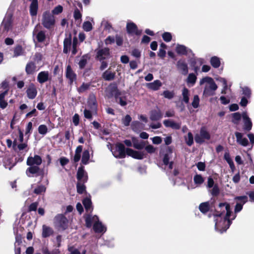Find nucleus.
Returning <instances> with one entry per match:
<instances>
[{
    "mask_svg": "<svg viewBox=\"0 0 254 254\" xmlns=\"http://www.w3.org/2000/svg\"><path fill=\"white\" fill-rule=\"evenodd\" d=\"M220 208V213L217 212L214 215V221L215 222V230L221 233L225 232L230 227L231 221L236 217V215H233L231 218L232 211L230 209V206L227 203H220L219 205Z\"/></svg>",
    "mask_w": 254,
    "mask_h": 254,
    "instance_id": "obj_1",
    "label": "nucleus"
},
{
    "mask_svg": "<svg viewBox=\"0 0 254 254\" xmlns=\"http://www.w3.org/2000/svg\"><path fill=\"white\" fill-rule=\"evenodd\" d=\"M111 151L116 158H123L126 156V153L130 156L137 159H142L145 157L146 154L144 151H135L130 148H127L126 151L124 145L122 143H117L115 146L111 148Z\"/></svg>",
    "mask_w": 254,
    "mask_h": 254,
    "instance_id": "obj_2",
    "label": "nucleus"
},
{
    "mask_svg": "<svg viewBox=\"0 0 254 254\" xmlns=\"http://www.w3.org/2000/svg\"><path fill=\"white\" fill-rule=\"evenodd\" d=\"M17 133L18 137L17 138H14L13 142V148L19 154V157L18 161L21 162L23 161L24 156L28 150L27 145L25 143H22L23 133V131L20 128H18Z\"/></svg>",
    "mask_w": 254,
    "mask_h": 254,
    "instance_id": "obj_3",
    "label": "nucleus"
},
{
    "mask_svg": "<svg viewBox=\"0 0 254 254\" xmlns=\"http://www.w3.org/2000/svg\"><path fill=\"white\" fill-rule=\"evenodd\" d=\"M199 85L203 86V95L205 97L214 95L218 88L214 79L209 76L201 78L199 81Z\"/></svg>",
    "mask_w": 254,
    "mask_h": 254,
    "instance_id": "obj_4",
    "label": "nucleus"
},
{
    "mask_svg": "<svg viewBox=\"0 0 254 254\" xmlns=\"http://www.w3.org/2000/svg\"><path fill=\"white\" fill-rule=\"evenodd\" d=\"M85 224L88 228H90L93 225V229L97 233L103 234L107 230L106 226L99 220V218L97 215H87L85 218Z\"/></svg>",
    "mask_w": 254,
    "mask_h": 254,
    "instance_id": "obj_5",
    "label": "nucleus"
},
{
    "mask_svg": "<svg viewBox=\"0 0 254 254\" xmlns=\"http://www.w3.org/2000/svg\"><path fill=\"white\" fill-rule=\"evenodd\" d=\"M42 160L41 157L37 155L33 157L30 156L27 158V165L29 166L26 171V174L29 177H31V175L39 173L40 168L39 166L41 164Z\"/></svg>",
    "mask_w": 254,
    "mask_h": 254,
    "instance_id": "obj_6",
    "label": "nucleus"
},
{
    "mask_svg": "<svg viewBox=\"0 0 254 254\" xmlns=\"http://www.w3.org/2000/svg\"><path fill=\"white\" fill-rule=\"evenodd\" d=\"M42 24L45 28L48 29L54 27L55 24V17L49 11H45L43 13Z\"/></svg>",
    "mask_w": 254,
    "mask_h": 254,
    "instance_id": "obj_7",
    "label": "nucleus"
},
{
    "mask_svg": "<svg viewBox=\"0 0 254 254\" xmlns=\"http://www.w3.org/2000/svg\"><path fill=\"white\" fill-rule=\"evenodd\" d=\"M105 93V97L106 98L110 99L115 97L116 102L118 101V96H120L121 94L115 83L110 84L106 88Z\"/></svg>",
    "mask_w": 254,
    "mask_h": 254,
    "instance_id": "obj_8",
    "label": "nucleus"
},
{
    "mask_svg": "<svg viewBox=\"0 0 254 254\" xmlns=\"http://www.w3.org/2000/svg\"><path fill=\"white\" fill-rule=\"evenodd\" d=\"M68 220L63 214H58L55 218V226L59 231L65 230L68 227Z\"/></svg>",
    "mask_w": 254,
    "mask_h": 254,
    "instance_id": "obj_9",
    "label": "nucleus"
},
{
    "mask_svg": "<svg viewBox=\"0 0 254 254\" xmlns=\"http://www.w3.org/2000/svg\"><path fill=\"white\" fill-rule=\"evenodd\" d=\"M210 138L209 133L205 129L202 128L199 133L195 134L194 137L195 141L197 143H202L205 140H208Z\"/></svg>",
    "mask_w": 254,
    "mask_h": 254,
    "instance_id": "obj_10",
    "label": "nucleus"
},
{
    "mask_svg": "<svg viewBox=\"0 0 254 254\" xmlns=\"http://www.w3.org/2000/svg\"><path fill=\"white\" fill-rule=\"evenodd\" d=\"M12 14L7 13L3 20L0 28H3L4 31L8 32L12 28Z\"/></svg>",
    "mask_w": 254,
    "mask_h": 254,
    "instance_id": "obj_11",
    "label": "nucleus"
},
{
    "mask_svg": "<svg viewBox=\"0 0 254 254\" xmlns=\"http://www.w3.org/2000/svg\"><path fill=\"white\" fill-rule=\"evenodd\" d=\"M248 197L246 195L236 196L234 198L235 200L239 201L236 204L235 207V213H237L241 211L243 205L248 201Z\"/></svg>",
    "mask_w": 254,
    "mask_h": 254,
    "instance_id": "obj_12",
    "label": "nucleus"
},
{
    "mask_svg": "<svg viewBox=\"0 0 254 254\" xmlns=\"http://www.w3.org/2000/svg\"><path fill=\"white\" fill-rule=\"evenodd\" d=\"M65 76L69 81L70 84H72L76 79V74L71 68L70 65H67L65 70Z\"/></svg>",
    "mask_w": 254,
    "mask_h": 254,
    "instance_id": "obj_13",
    "label": "nucleus"
},
{
    "mask_svg": "<svg viewBox=\"0 0 254 254\" xmlns=\"http://www.w3.org/2000/svg\"><path fill=\"white\" fill-rule=\"evenodd\" d=\"M127 30L128 34L131 35H139L141 34V31L137 29V26L135 23L129 22L127 24Z\"/></svg>",
    "mask_w": 254,
    "mask_h": 254,
    "instance_id": "obj_14",
    "label": "nucleus"
},
{
    "mask_svg": "<svg viewBox=\"0 0 254 254\" xmlns=\"http://www.w3.org/2000/svg\"><path fill=\"white\" fill-rule=\"evenodd\" d=\"M177 67L182 74L186 75L188 73V66L184 60H180L177 63Z\"/></svg>",
    "mask_w": 254,
    "mask_h": 254,
    "instance_id": "obj_15",
    "label": "nucleus"
},
{
    "mask_svg": "<svg viewBox=\"0 0 254 254\" xmlns=\"http://www.w3.org/2000/svg\"><path fill=\"white\" fill-rule=\"evenodd\" d=\"M168 153L164 155L163 162L165 166H168L169 169L171 170L173 168V161H169L171 154L172 153V149L170 148H168Z\"/></svg>",
    "mask_w": 254,
    "mask_h": 254,
    "instance_id": "obj_16",
    "label": "nucleus"
},
{
    "mask_svg": "<svg viewBox=\"0 0 254 254\" xmlns=\"http://www.w3.org/2000/svg\"><path fill=\"white\" fill-rule=\"evenodd\" d=\"M109 49L107 48H105L99 50L97 53V57L100 61L107 59L109 57Z\"/></svg>",
    "mask_w": 254,
    "mask_h": 254,
    "instance_id": "obj_17",
    "label": "nucleus"
},
{
    "mask_svg": "<svg viewBox=\"0 0 254 254\" xmlns=\"http://www.w3.org/2000/svg\"><path fill=\"white\" fill-rule=\"evenodd\" d=\"M27 97L29 99H33L37 95V91L34 84L31 83L29 85L26 91Z\"/></svg>",
    "mask_w": 254,
    "mask_h": 254,
    "instance_id": "obj_18",
    "label": "nucleus"
},
{
    "mask_svg": "<svg viewBox=\"0 0 254 254\" xmlns=\"http://www.w3.org/2000/svg\"><path fill=\"white\" fill-rule=\"evenodd\" d=\"M87 175L82 168H79L77 172L78 182H86L87 181Z\"/></svg>",
    "mask_w": 254,
    "mask_h": 254,
    "instance_id": "obj_19",
    "label": "nucleus"
},
{
    "mask_svg": "<svg viewBox=\"0 0 254 254\" xmlns=\"http://www.w3.org/2000/svg\"><path fill=\"white\" fill-rule=\"evenodd\" d=\"M237 142L240 145L243 146H247L249 144V141L247 138L243 137V135L242 133L236 132L235 133Z\"/></svg>",
    "mask_w": 254,
    "mask_h": 254,
    "instance_id": "obj_20",
    "label": "nucleus"
},
{
    "mask_svg": "<svg viewBox=\"0 0 254 254\" xmlns=\"http://www.w3.org/2000/svg\"><path fill=\"white\" fill-rule=\"evenodd\" d=\"M49 73L48 71H43L39 72L37 76L38 81L42 84L49 80Z\"/></svg>",
    "mask_w": 254,
    "mask_h": 254,
    "instance_id": "obj_21",
    "label": "nucleus"
},
{
    "mask_svg": "<svg viewBox=\"0 0 254 254\" xmlns=\"http://www.w3.org/2000/svg\"><path fill=\"white\" fill-rule=\"evenodd\" d=\"M115 76V72H113L108 69L103 73L102 77L106 81H111L114 79Z\"/></svg>",
    "mask_w": 254,
    "mask_h": 254,
    "instance_id": "obj_22",
    "label": "nucleus"
},
{
    "mask_svg": "<svg viewBox=\"0 0 254 254\" xmlns=\"http://www.w3.org/2000/svg\"><path fill=\"white\" fill-rule=\"evenodd\" d=\"M212 203L209 201L201 203L199 206V209L202 213H206L212 207Z\"/></svg>",
    "mask_w": 254,
    "mask_h": 254,
    "instance_id": "obj_23",
    "label": "nucleus"
},
{
    "mask_svg": "<svg viewBox=\"0 0 254 254\" xmlns=\"http://www.w3.org/2000/svg\"><path fill=\"white\" fill-rule=\"evenodd\" d=\"M36 71V64L33 62H28L25 67V71L27 74H33Z\"/></svg>",
    "mask_w": 254,
    "mask_h": 254,
    "instance_id": "obj_24",
    "label": "nucleus"
},
{
    "mask_svg": "<svg viewBox=\"0 0 254 254\" xmlns=\"http://www.w3.org/2000/svg\"><path fill=\"white\" fill-rule=\"evenodd\" d=\"M162 84L159 80H154L153 82L147 84V87L152 90L156 91L160 89Z\"/></svg>",
    "mask_w": 254,
    "mask_h": 254,
    "instance_id": "obj_25",
    "label": "nucleus"
},
{
    "mask_svg": "<svg viewBox=\"0 0 254 254\" xmlns=\"http://www.w3.org/2000/svg\"><path fill=\"white\" fill-rule=\"evenodd\" d=\"M176 52L178 54L180 55H187L189 52H191L190 49H188L184 45H178L176 47Z\"/></svg>",
    "mask_w": 254,
    "mask_h": 254,
    "instance_id": "obj_26",
    "label": "nucleus"
},
{
    "mask_svg": "<svg viewBox=\"0 0 254 254\" xmlns=\"http://www.w3.org/2000/svg\"><path fill=\"white\" fill-rule=\"evenodd\" d=\"M54 231L51 227L43 225L42 226V236L43 238H47L53 234Z\"/></svg>",
    "mask_w": 254,
    "mask_h": 254,
    "instance_id": "obj_27",
    "label": "nucleus"
},
{
    "mask_svg": "<svg viewBox=\"0 0 254 254\" xmlns=\"http://www.w3.org/2000/svg\"><path fill=\"white\" fill-rule=\"evenodd\" d=\"M161 117V113L159 110H154L151 111L150 119L152 121L159 120Z\"/></svg>",
    "mask_w": 254,
    "mask_h": 254,
    "instance_id": "obj_28",
    "label": "nucleus"
},
{
    "mask_svg": "<svg viewBox=\"0 0 254 254\" xmlns=\"http://www.w3.org/2000/svg\"><path fill=\"white\" fill-rule=\"evenodd\" d=\"M33 35H36V39L39 42H43L46 39V34L44 31H40L36 34L35 29L33 31Z\"/></svg>",
    "mask_w": 254,
    "mask_h": 254,
    "instance_id": "obj_29",
    "label": "nucleus"
},
{
    "mask_svg": "<svg viewBox=\"0 0 254 254\" xmlns=\"http://www.w3.org/2000/svg\"><path fill=\"white\" fill-rule=\"evenodd\" d=\"M196 79V75L193 73H190L187 79V82L189 86H192L195 83Z\"/></svg>",
    "mask_w": 254,
    "mask_h": 254,
    "instance_id": "obj_30",
    "label": "nucleus"
},
{
    "mask_svg": "<svg viewBox=\"0 0 254 254\" xmlns=\"http://www.w3.org/2000/svg\"><path fill=\"white\" fill-rule=\"evenodd\" d=\"M82 202L87 212H91L92 210V202L90 198H85Z\"/></svg>",
    "mask_w": 254,
    "mask_h": 254,
    "instance_id": "obj_31",
    "label": "nucleus"
},
{
    "mask_svg": "<svg viewBox=\"0 0 254 254\" xmlns=\"http://www.w3.org/2000/svg\"><path fill=\"white\" fill-rule=\"evenodd\" d=\"M210 63L214 68H218L221 64L220 59L216 56L212 57Z\"/></svg>",
    "mask_w": 254,
    "mask_h": 254,
    "instance_id": "obj_32",
    "label": "nucleus"
},
{
    "mask_svg": "<svg viewBox=\"0 0 254 254\" xmlns=\"http://www.w3.org/2000/svg\"><path fill=\"white\" fill-rule=\"evenodd\" d=\"M71 45V41L70 38H65L64 41V53L67 54Z\"/></svg>",
    "mask_w": 254,
    "mask_h": 254,
    "instance_id": "obj_33",
    "label": "nucleus"
},
{
    "mask_svg": "<svg viewBox=\"0 0 254 254\" xmlns=\"http://www.w3.org/2000/svg\"><path fill=\"white\" fill-rule=\"evenodd\" d=\"M133 146L137 149H142L145 146V142L143 141H139L134 138H132Z\"/></svg>",
    "mask_w": 254,
    "mask_h": 254,
    "instance_id": "obj_34",
    "label": "nucleus"
},
{
    "mask_svg": "<svg viewBox=\"0 0 254 254\" xmlns=\"http://www.w3.org/2000/svg\"><path fill=\"white\" fill-rule=\"evenodd\" d=\"M89 60V57L87 55H84L82 56L78 63L79 68L80 69L84 68Z\"/></svg>",
    "mask_w": 254,
    "mask_h": 254,
    "instance_id": "obj_35",
    "label": "nucleus"
},
{
    "mask_svg": "<svg viewBox=\"0 0 254 254\" xmlns=\"http://www.w3.org/2000/svg\"><path fill=\"white\" fill-rule=\"evenodd\" d=\"M46 188L44 185H40L37 186L33 190V192L37 195L41 194L46 191Z\"/></svg>",
    "mask_w": 254,
    "mask_h": 254,
    "instance_id": "obj_36",
    "label": "nucleus"
},
{
    "mask_svg": "<svg viewBox=\"0 0 254 254\" xmlns=\"http://www.w3.org/2000/svg\"><path fill=\"white\" fill-rule=\"evenodd\" d=\"M242 118L245 127H252V122L251 121V120L246 113L243 114Z\"/></svg>",
    "mask_w": 254,
    "mask_h": 254,
    "instance_id": "obj_37",
    "label": "nucleus"
},
{
    "mask_svg": "<svg viewBox=\"0 0 254 254\" xmlns=\"http://www.w3.org/2000/svg\"><path fill=\"white\" fill-rule=\"evenodd\" d=\"M182 96L183 98V101L187 104L189 103L190 91L186 87H184L182 90Z\"/></svg>",
    "mask_w": 254,
    "mask_h": 254,
    "instance_id": "obj_38",
    "label": "nucleus"
},
{
    "mask_svg": "<svg viewBox=\"0 0 254 254\" xmlns=\"http://www.w3.org/2000/svg\"><path fill=\"white\" fill-rule=\"evenodd\" d=\"M91 84L90 83H83L82 85L77 88V91L79 93L85 92L89 89Z\"/></svg>",
    "mask_w": 254,
    "mask_h": 254,
    "instance_id": "obj_39",
    "label": "nucleus"
},
{
    "mask_svg": "<svg viewBox=\"0 0 254 254\" xmlns=\"http://www.w3.org/2000/svg\"><path fill=\"white\" fill-rule=\"evenodd\" d=\"M89 152L88 150H85L83 152L82 156V159H81V162L82 164L84 165H86L88 163V161L89 159Z\"/></svg>",
    "mask_w": 254,
    "mask_h": 254,
    "instance_id": "obj_40",
    "label": "nucleus"
},
{
    "mask_svg": "<svg viewBox=\"0 0 254 254\" xmlns=\"http://www.w3.org/2000/svg\"><path fill=\"white\" fill-rule=\"evenodd\" d=\"M204 178L200 175L196 174L193 177V181L197 186H200L204 182Z\"/></svg>",
    "mask_w": 254,
    "mask_h": 254,
    "instance_id": "obj_41",
    "label": "nucleus"
},
{
    "mask_svg": "<svg viewBox=\"0 0 254 254\" xmlns=\"http://www.w3.org/2000/svg\"><path fill=\"white\" fill-rule=\"evenodd\" d=\"M208 190L213 196H217L220 192V190L217 184H215L211 189H209Z\"/></svg>",
    "mask_w": 254,
    "mask_h": 254,
    "instance_id": "obj_42",
    "label": "nucleus"
},
{
    "mask_svg": "<svg viewBox=\"0 0 254 254\" xmlns=\"http://www.w3.org/2000/svg\"><path fill=\"white\" fill-rule=\"evenodd\" d=\"M23 54V49L21 46L18 45L14 49V57H17L22 55Z\"/></svg>",
    "mask_w": 254,
    "mask_h": 254,
    "instance_id": "obj_43",
    "label": "nucleus"
},
{
    "mask_svg": "<svg viewBox=\"0 0 254 254\" xmlns=\"http://www.w3.org/2000/svg\"><path fill=\"white\" fill-rule=\"evenodd\" d=\"M186 142L189 146H191L193 143V137L191 132H189L186 136H185Z\"/></svg>",
    "mask_w": 254,
    "mask_h": 254,
    "instance_id": "obj_44",
    "label": "nucleus"
},
{
    "mask_svg": "<svg viewBox=\"0 0 254 254\" xmlns=\"http://www.w3.org/2000/svg\"><path fill=\"white\" fill-rule=\"evenodd\" d=\"M85 182H78L77 183V190L79 193H82L85 190V187L84 185Z\"/></svg>",
    "mask_w": 254,
    "mask_h": 254,
    "instance_id": "obj_45",
    "label": "nucleus"
},
{
    "mask_svg": "<svg viewBox=\"0 0 254 254\" xmlns=\"http://www.w3.org/2000/svg\"><path fill=\"white\" fill-rule=\"evenodd\" d=\"M82 28L86 32H89L92 29V25L90 22L85 21L83 23Z\"/></svg>",
    "mask_w": 254,
    "mask_h": 254,
    "instance_id": "obj_46",
    "label": "nucleus"
},
{
    "mask_svg": "<svg viewBox=\"0 0 254 254\" xmlns=\"http://www.w3.org/2000/svg\"><path fill=\"white\" fill-rule=\"evenodd\" d=\"M162 95L164 96V97L165 98L168 99H172L174 96V93L173 91H170L169 90H165L164 91Z\"/></svg>",
    "mask_w": 254,
    "mask_h": 254,
    "instance_id": "obj_47",
    "label": "nucleus"
},
{
    "mask_svg": "<svg viewBox=\"0 0 254 254\" xmlns=\"http://www.w3.org/2000/svg\"><path fill=\"white\" fill-rule=\"evenodd\" d=\"M199 98L198 95H194L191 105L194 108H197L199 106Z\"/></svg>",
    "mask_w": 254,
    "mask_h": 254,
    "instance_id": "obj_48",
    "label": "nucleus"
},
{
    "mask_svg": "<svg viewBox=\"0 0 254 254\" xmlns=\"http://www.w3.org/2000/svg\"><path fill=\"white\" fill-rule=\"evenodd\" d=\"M131 121V118L128 115H126L122 120L123 124L125 126H128Z\"/></svg>",
    "mask_w": 254,
    "mask_h": 254,
    "instance_id": "obj_49",
    "label": "nucleus"
},
{
    "mask_svg": "<svg viewBox=\"0 0 254 254\" xmlns=\"http://www.w3.org/2000/svg\"><path fill=\"white\" fill-rule=\"evenodd\" d=\"M215 184H214V181L212 177H209L207 179L206 188L208 189H211Z\"/></svg>",
    "mask_w": 254,
    "mask_h": 254,
    "instance_id": "obj_50",
    "label": "nucleus"
},
{
    "mask_svg": "<svg viewBox=\"0 0 254 254\" xmlns=\"http://www.w3.org/2000/svg\"><path fill=\"white\" fill-rule=\"evenodd\" d=\"M121 106H125L127 104V99L126 97H119L118 96V101L117 102Z\"/></svg>",
    "mask_w": 254,
    "mask_h": 254,
    "instance_id": "obj_51",
    "label": "nucleus"
},
{
    "mask_svg": "<svg viewBox=\"0 0 254 254\" xmlns=\"http://www.w3.org/2000/svg\"><path fill=\"white\" fill-rule=\"evenodd\" d=\"M42 55L39 53H37L35 54L34 56V63L36 64H39L40 62L42 60Z\"/></svg>",
    "mask_w": 254,
    "mask_h": 254,
    "instance_id": "obj_52",
    "label": "nucleus"
},
{
    "mask_svg": "<svg viewBox=\"0 0 254 254\" xmlns=\"http://www.w3.org/2000/svg\"><path fill=\"white\" fill-rule=\"evenodd\" d=\"M162 38L165 41L169 42L172 39V35L169 32H165L162 35Z\"/></svg>",
    "mask_w": 254,
    "mask_h": 254,
    "instance_id": "obj_53",
    "label": "nucleus"
},
{
    "mask_svg": "<svg viewBox=\"0 0 254 254\" xmlns=\"http://www.w3.org/2000/svg\"><path fill=\"white\" fill-rule=\"evenodd\" d=\"M63 7L61 5H59L54 8L52 10V13L53 14H59L63 11Z\"/></svg>",
    "mask_w": 254,
    "mask_h": 254,
    "instance_id": "obj_54",
    "label": "nucleus"
},
{
    "mask_svg": "<svg viewBox=\"0 0 254 254\" xmlns=\"http://www.w3.org/2000/svg\"><path fill=\"white\" fill-rule=\"evenodd\" d=\"M77 44V40L76 38H75L73 40L72 45V54L73 55H75L77 53V50H76Z\"/></svg>",
    "mask_w": 254,
    "mask_h": 254,
    "instance_id": "obj_55",
    "label": "nucleus"
},
{
    "mask_svg": "<svg viewBox=\"0 0 254 254\" xmlns=\"http://www.w3.org/2000/svg\"><path fill=\"white\" fill-rule=\"evenodd\" d=\"M243 93L246 96L245 97L250 98L251 94V91L250 88L248 87H244L243 88Z\"/></svg>",
    "mask_w": 254,
    "mask_h": 254,
    "instance_id": "obj_56",
    "label": "nucleus"
},
{
    "mask_svg": "<svg viewBox=\"0 0 254 254\" xmlns=\"http://www.w3.org/2000/svg\"><path fill=\"white\" fill-rule=\"evenodd\" d=\"M164 124L166 127H177L176 125L170 120H165Z\"/></svg>",
    "mask_w": 254,
    "mask_h": 254,
    "instance_id": "obj_57",
    "label": "nucleus"
},
{
    "mask_svg": "<svg viewBox=\"0 0 254 254\" xmlns=\"http://www.w3.org/2000/svg\"><path fill=\"white\" fill-rule=\"evenodd\" d=\"M233 122L236 123L241 118V115L239 113H235L232 115Z\"/></svg>",
    "mask_w": 254,
    "mask_h": 254,
    "instance_id": "obj_58",
    "label": "nucleus"
},
{
    "mask_svg": "<svg viewBox=\"0 0 254 254\" xmlns=\"http://www.w3.org/2000/svg\"><path fill=\"white\" fill-rule=\"evenodd\" d=\"M131 55L135 58H139L141 56V52L138 49H135L132 51Z\"/></svg>",
    "mask_w": 254,
    "mask_h": 254,
    "instance_id": "obj_59",
    "label": "nucleus"
},
{
    "mask_svg": "<svg viewBox=\"0 0 254 254\" xmlns=\"http://www.w3.org/2000/svg\"><path fill=\"white\" fill-rule=\"evenodd\" d=\"M73 16L75 20L81 19L82 15L79 10L77 8L75 9Z\"/></svg>",
    "mask_w": 254,
    "mask_h": 254,
    "instance_id": "obj_60",
    "label": "nucleus"
},
{
    "mask_svg": "<svg viewBox=\"0 0 254 254\" xmlns=\"http://www.w3.org/2000/svg\"><path fill=\"white\" fill-rule=\"evenodd\" d=\"M145 150L149 153H153L155 151V148L151 145H147L145 148Z\"/></svg>",
    "mask_w": 254,
    "mask_h": 254,
    "instance_id": "obj_61",
    "label": "nucleus"
},
{
    "mask_svg": "<svg viewBox=\"0 0 254 254\" xmlns=\"http://www.w3.org/2000/svg\"><path fill=\"white\" fill-rule=\"evenodd\" d=\"M196 166H197V169L199 171H204L205 168V165L204 163H203L202 162H199L196 164Z\"/></svg>",
    "mask_w": 254,
    "mask_h": 254,
    "instance_id": "obj_62",
    "label": "nucleus"
},
{
    "mask_svg": "<svg viewBox=\"0 0 254 254\" xmlns=\"http://www.w3.org/2000/svg\"><path fill=\"white\" fill-rule=\"evenodd\" d=\"M68 159L65 157H63L60 158V162L62 166H64V165L67 164L68 163Z\"/></svg>",
    "mask_w": 254,
    "mask_h": 254,
    "instance_id": "obj_63",
    "label": "nucleus"
},
{
    "mask_svg": "<svg viewBox=\"0 0 254 254\" xmlns=\"http://www.w3.org/2000/svg\"><path fill=\"white\" fill-rule=\"evenodd\" d=\"M152 142L154 144H159L162 142L161 138L159 136L154 137L152 138Z\"/></svg>",
    "mask_w": 254,
    "mask_h": 254,
    "instance_id": "obj_64",
    "label": "nucleus"
}]
</instances>
